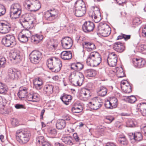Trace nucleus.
Listing matches in <instances>:
<instances>
[{
  "label": "nucleus",
  "mask_w": 146,
  "mask_h": 146,
  "mask_svg": "<svg viewBox=\"0 0 146 146\" xmlns=\"http://www.w3.org/2000/svg\"><path fill=\"white\" fill-rule=\"evenodd\" d=\"M31 136L30 132L27 129L18 130L16 133V137L17 141L21 144L28 142Z\"/></svg>",
  "instance_id": "nucleus-1"
},
{
  "label": "nucleus",
  "mask_w": 146,
  "mask_h": 146,
  "mask_svg": "<svg viewBox=\"0 0 146 146\" xmlns=\"http://www.w3.org/2000/svg\"><path fill=\"white\" fill-rule=\"evenodd\" d=\"M102 57L100 54L97 52H91L86 59V63L89 66H96L102 62Z\"/></svg>",
  "instance_id": "nucleus-2"
},
{
  "label": "nucleus",
  "mask_w": 146,
  "mask_h": 146,
  "mask_svg": "<svg viewBox=\"0 0 146 146\" xmlns=\"http://www.w3.org/2000/svg\"><path fill=\"white\" fill-rule=\"evenodd\" d=\"M34 19L27 13L23 15L20 18L19 23L25 29H29L33 26Z\"/></svg>",
  "instance_id": "nucleus-3"
},
{
  "label": "nucleus",
  "mask_w": 146,
  "mask_h": 146,
  "mask_svg": "<svg viewBox=\"0 0 146 146\" xmlns=\"http://www.w3.org/2000/svg\"><path fill=\"white\" fill-rule=\"evenodd\" d=\"M21 7L19 4L14 3L11 7L10 16L12 19L18 18L21 14Z\"/></svg>",
  "instance_id": "nucleus-4"
},
{
  "label": "nucleus",
  "mask_w": 146,
  "mask_h": 146,
  "mask_svg": "<svg viewBox=\"0 0 146 146\" xmlns=\"http://www.w3.org/2000/svg\"><path fill=\"white\" fill-rule=\"evenodd\" d=\"M43 57L42 53L40 51L34 50L32 51L29 55V59L30 62L33 64H38Z\"/></svg>",
  "instance_id": "nucleus-5"
},
{
  "label": "nucleus",
  "mask_w": 146,
  "mask_h": 146,
  "mask_svg": "<svg viewBox=\"0 0 146 146\" xmlns=\"http://www.w3.org/2000/svg\"><path fill=\"white\" fill-rule=\"evenodd\" d=\"M103 100L96 97L92 98L88 103L89 107L92 109L96 110L100 108L103 104Z\"/></svg>",
  "instance_id": "nucleus-6"
},
{
  "label": "nucleus",
  "mask_w": 146,
  "mask_h": 146,
  "mask_svg": "<svg viewBox=\"0 0 146 146\" xmlns=\"http://www.w3.org/2000/svg\"><path fill=\"white\" fill-rule=\"evenodd\" d=\"M2 44L7 47H13L16 44L15 36L13 35H7L2 40Z\"/></svg>",
  "instance_id": "nucleus-7"
},
{
  "label": "nucleus",
  "mask_w": 146,
  "mask_h": 146,
  "mask_svg": "<svg viewBox=\"0 0 146 146\" xmlns=\"http://www.w3.org/2000/svg\"><path fill=\"white\" fill-rule=\"evenodd\" d=\"M30 4L26 3L25 5L26 8L28 11H31L36 12L41 7V4L40 2L37 0H30Z\"/></svg>",
  "instance_id": "nucleus-8"
},
{
  "label": "nucleus",
  "mask_w": 146,
  "mask_h": 146,
  "mask_svg": "<svg viewBox=\"0 0 146 146\" xmlns=\"http://www.w3.org/2000/svg\"><path fill=\"white\" fill-rule=\"evenodd\" d=\"M62 119H58L56 124V127L58 129L61 130L64 129L66 125V121H69L70 119V115L65 114L62 116Z\"/></svg>",
  "instance_id": "nucleus-9"
},
{
  "label": "nucleus",
  "mask_w": 146,
  "mask_h": 146,
  "mask_svg": "<svg viewBox=\"0 0 146 146\" xmlns=\"http://www.w3.org/2000/svg\"><path fill=\"white\" fill-rule=\"evenodd\" d=\"M88 13L90 17L92 19L94 17V21L95 23H98L100 21V18L101 16V14L99 8L97 7H94L93 10L90 11Z\"/></svg>",
  "instance_id": "nucleus-10"
},
{
  "label": "nucleus",
  "mask_w": 146,
  "mask_h": 146,
  "mask_svg": "<svg viewBox=\"0 0 146 146\" xmlns=\"http://www.w3.org/2000/svg\"><path fill=\"white\" fill-rule=\"evenodd\" d=\"M95 27V24L90 21H86L82 26L83 31L86 33L93 32Z\"/></svg>",
  "instance_id": "nucleus-11"
},
{
  "label": "nucleus",
  "mask_w": 146,
  "mask_h": 146,
  "mask_svg": "<svg viewBox=\"0 0 146 146\" xmlns=\"http://www.w3.org/2000/svg\"><path fill=\"white\" fill-rule=\"evenodd\" d=\"M118 58L117 55L114 52L110 53L107 58V63L110 67H114L116 66Z\"/></svg>",
  "instance_id": "nucleus-12"
},
{
  "label": "nucleus",
  "mask_w": 146,
  "mask_h": 146,
  "mask_svg": "<svg viewBox=\"0 0 146 146\" xmlns=\"http://www.w3.org/2000/svg\"><path fill=\"white\" fill-rule=\"evenodd\" d=\"M62 46L63 48L65 49L70 48L73 45V41L71 38L69 37L63 38L61 40Z\"/></svg>",
  "instance_id": "nucleus-13"
},
{
  "label": "nucleus",
  "mask_w": 146,
  "mask_h": 146,
  "mask_svg": "<svg viewBox=\"0 0 146 146\" xmlns=\"http://www.w3.org/2000/svg\"><path fill=\"white\" fill-rule=\"evenodd\" d=\"M11 25L7 22H0V33L2 34H6L10 31L11 29Z\"/></svg>",
  "instance_id": "nucleus-14"
},
{
  "label": "nucleus",
  "mask_w": 146,
  "mask_h": 146,
  "mask_svg": "<svg viewBox=\"0 0 146 146\" xmlns=\"http://www.w3.org/2000/svg\"><path fill=\"white\" fill-rule=\"evenodd\" d=\"M53 67L51 70L52 72L57 73L60 71L62 66V62L58 58H54Z\"/></svg>",
  "instance_id": "nucleus-15"
},
{
  "label": "nucleus",
  "mask_w": 146,
  "mask_h": 146,
  "mask_svg": "<svg viewBox=\"0 0 146 146\" xmlns=\"http://www.w3.org/2000/svg\"><path fill=\"white\" fill-rule=\"evenodd\" d=\"M113 48L114 50L119 53L122 52L125 49L124 44L120 42L114 43L113 45Z\"/></svg>",
  "instance_id": "nucleus-16"
},
{
  "label": "nucleus",
  "mask_w": 146,
  "mask_h": 146,
  "mask_svg": "<svg viewBox=\"0 0 146 146\" xmlns=\"http://www.w3.org/2000/svg\"><path fill=\"white\" fill-rule=\"evenodd\" d=\"M72 74H70L69 77V80L72 84L74 86H80L82 84V81L83 80V78H79V79L76 77H74L72 78H70L71 77Z\"/></svg>",
  "instance_id": "nucleus-17"
},
{
  "label": "nucleus",
  "mask_w": 146,
  "mask_h": 146,
  "mask_svg": "<svg viewBox=\"0 0 146 146\" xmlns=\"http://www.w3.org/2000/svg\"><path fill=\"white\" fill-rule=\"evenodd\" d=\"M11 56L16 63L19 62L21 60L20 51L16 49H14L11 52Z\"/></svg>",
  "instance_id": "nucleus-18"
},
{
  "label": "nucleus",
  "mask_w": 146,
  "mask_h": 146,
  "mask_svg": "<svg viewBox=\"0 0 146 146\" xmlns=\"http://www.w3.org/2000/svg\"><path fill=\"white\" fill-rule=\"evenodd\" d=\"M133 64L136 67L141 68L143 67L145 63V61L142 59L134 58L132 60Z\"/></svg>",
  "instance_id": "nucleus-19"
},
{
  "label": "nucleus",
  "mask_w": 146,
  "mask_h": 146,
  "mask_svg": "<svg viewBox=\"0 0 146 146\" xmlns=\"http://www.w3.org/2000/svg\"><path fill=\"white\" fill-rule=\"evenodd\" d=\"M43 82L40 78H37L33 81V88L38 90H41L42 88Z\"/></svg>",
  "instance_id": "nucleus-20"
},
{
  "label": "nucleus",
  "mask_w": 146,
  "mask_h": 146,
  "mask_svg": "<svg viewBox=\"0 0 146 146\" xmlns=\"http://www.w3.org/2000/svg\"><path fill=\"white\" fill-rule=\"evenodd\" d=\"M19 73H20L19 72L17 71L16 69L13 68H9L8 71V76L9 78L13 80L17 79L19 77Z\"/></svg>",
  "instance_id": "nucleus-21"
},
{
  "label": "nucleus",
  "mask_w": 146,
  "mask_h": 146,
  "mask_svg": "<svg viewBox=\"0 0 146 146\" xmlns=\"http://www.w3.org/2000/svg\"><path fill=\"white\" fill-rule=\"evenodd\" d=\"M136 110H140L141 115L146 117V102H142L137 105Z\"/></svg>",
  "instance_id": "nucleus-22"
},
{
  "label": "nucleus",
  "mask_w": 146,
  "mask_h": 146,
  "mask_svg": "<svg viewBox=\"0 0 146 146\" xmlns=\"http://www.w3.org/2000/svg\"><path fill=\"white\" fill-rule=\"evenodd\" d=\"M43 38V36L42 35L36 34L31 36V41L34 44H37L40 42Z\"/></svg>",
  "instance_id": "nucleus-23"
},
{
  "label": "nucleus",
  "mask_w": 146,
  "mask_h": 146,
  "mask_svg": "<svg viewBox=\"0 0 146 146\" xmlns=\"http://www.w3.org/2000/svg\"><path fill=\"white\" fill-rule=\"evenodd\" d=\"M61 58L64 60H69L72 58V52L70 51H64L60 54Z\"/></svg>",
  "instance_id": "nucleus-24"
},
{
  "label": "nucleus",
  "mask_w": 146,
  "mask_h": 146,
  "mask_svg": "<svg viewBox=\"0 0 146 146\" xmlns=\"http://www.w3.org/2000/svg\"><path fill=\"white\" fill-rule=\"evenodd\" d=\"M81 94V96L83 97V100L84 101L88 100L91 95L90 90L85 88L82 90Z\"/></svg>",
  "instance_id": "nucleus-25"
},
{
  "label": "nucleus",
  "mask_w": 146,
  "mask_h": 146,
  "mask_svg": "<svg viewBox=\"0 0 146 146\" xmlns=\"http://www.w3.org/2000/svg\"><path fill=\"white\" fill-rule=\"evenodd\" d=\"M84 74L86 77L89 78L95 76L96 72L95 70L92 69H87L84 71Z\"/></svg>",
  "instance_id": "nucleus-26"
},
{
  "label": "nucleus",
  "mask_w": 146,
  "mask_h": 146,
  "mask_svg": "<svg viewBox=\"0 0 146 146\" xmlns=\"http://www.w3.org/2000/svg\"><path fill=\"white\" fill-rule=\"evenodd\" d=\"M74 9H86L84 2L83 0H77L75 3Z\"/></svg>",
  "instance_id": "nucleus-27"
},
{
  "label": "nucleus",
  "mask_w": 146,
  "mask_h": 146,
  "mask_svg": "<svg viewBox=\"0 0 146 146\" xmlns=\"http://www.w3.org/2000/svg\"><path fill=\"white\" fill-rule=\"evenodd\" d=\"M28 89L26 87H21L17 94L18 96L20 98H25L27 94Z\"/></svg>",
  "instance_id": "nucleus-28"
},
{
  "label": "nucleus",
  "mask_w": 146,
  "mask_h": 146,
  "mask_svg": "<svg viewBox=\"0 0 146 146\" xmlns=\"http://www.w3.org/2000/svg\"><path fill=\"white\" fill-rule=\"evenodd\" d=\"M86 9H74L73 13L77 17L83 16L86 13Z\"/></svg>",
  "instance_id": "nucleus-29"
},
{
  "label": "nucleus",
  "mask_w": 146,
  "mask_h": 146,
  "mask_svg": "<svg viewBox=\"0 0 146 146\" xmlns=\"http://www.w3.org/2000/svg\"><path fill=\"white\" fill-rule=\"evenodd\" d=\"M60 99L64 104L68 105L69 102L72 100V98L71 95L64 93L62 96L60 97Z\"/></svg>",
  "instance_id": "nucleus-30"
},
{
  "label": "nucleus",
  "mask_w": 146,
  "mask_h": 146,
  "mask_svg": "<svg viewBox=\"0 0 146 146\" xmlns=\"http://www.w3.org/2000/svg\"><path fill=\"white\" fill-rule=\"evenodd\" d=\"M54 86L52 85L47 84L43 88V91L46 94L50 95L52 94L53 92Z\"/></svg>",
  "instance_id": "nucleus-31"
},
{
  "label": "nucleus",
  "mask_w": 146,
  "mask_h": 146,
  "mask_svg": "<svg viewBox=\"0 0 146 146\" xmlns=\"http://www.w3.org/2000/svg\"><path fill=\"white\" fill-rule=\"evenodd\" d=\"M97 91L99 96L103 97L106 95L107 89L104 86H102L98 88Z\"/></svg>",
  "instance_id": "nucleus-32"
},
{
  "label": "nucleus",
  "mask_w": 146,
  "mask_h": 146,
  "mask_svg": "<svg viewBox=\"0 0 146 146\" xmlns=\"http://www.w3.org/2000/svg\"><path fill=\"white\" fill-rule=\"evenodd\" d=\"M83 110V108L80 105V104H75L71 108L72 111L74 113H79L81 112Z\"/></svg>",
  "instance_id": "nucleus-33"
},
{
  "label": "nucleus",
  "mask_w": 146,
  "mask_h": 146,
  "mask_svg": "<svg viewBox=\"0 0 146 146\" xmlns=\"http://www.w3.org/2000/svg\"><path fill=\"white\" fill-rule=\"evenodd\" d=\"M132 139L137 141H140L143 139V135L140 132H135L134 133H132Z\"/></svg>",
  "instance_id": "nucleus-34"
},
{
  "label": "nucleus",
  "mask_w": 146,
  "mask_h": 146,
  "mask_svg": "<svg viewBox=\"0 0 146 146\" xmlns=\"http://www.w3.org/2000/svg\"><path fill=\"white\" fill-rule=\"evenodd\" d=\"M132 84L129 83H127L126 86H123L121 89L125 93H129L132 92L131 85Z\"/></svg>",
  "instance_id": "nucleus-35"
},
{
  "label": "nucleus",
  "mask_w": 146,
  "mask_h": 146,
  "mask_svg": "<svg viewBox=\"0 0 146 146\" xmlns=\"http://www.w3.org/2000/svg\"><path fill=\"white\" fill-rule=\"evenodd\" d=\"M61 139L62 141L66 144L70 145L73 144L72 141V138L70 136L64 137H62Z\"/></svg>",
  "instance_id": "nucleus-36"
},
{
  "label": "nucleus",
  "mask_w": 146,
  "mask_h": 146,
  "mask_svg": "<svg viewBox=\"0 0 146 146\" xmlns=\"http://www.w3.org/2000/svg\"><path fill=\"white\" fill-rule=\"evenodd\" d=\"M7 92V88L4 84L0 82V94H5Z\"/></svg>",
  "instance_id": "nucleus-37"
},
{
  "label": "nucleus",
  "mask_w": 146,
  "mask_h": 146,
  "mask_svg": "<svg viewBox=\"0 0 146 146\" xmlns=\"http://www.w3.org/2000/svg\"><path fill=\"white\" fill-rule=\"evenodd\" d=\"M54 58L56 57H51L47 59L46 61V64L48 68L51 70L52 68L53 67L54 65V61H53V59H54Z\"/></svg>",
  "instance_id": "nucleus-38"
},
{
  "label": "nucleus",
  "mask_w": 146,
  "mask_h": 146,
  "mask_svg": "<svg viewBox=\"0 0 146 146\" xmlns=\"http://www.w3.org/2000/svg\"><path fill=\"white\" fill-rule=\"evenodd\" d=\"M18 39L20 41L23 43H25L28 40V37L22 35V33H19L18 36Z\"/></svg>",
  "instance_id": "nucleus-39"
},
{
  "label": "nucleus",
  "mask_w": 146,
  "mask_h": 146,
  "mask_svg": "<svg viewBox=\"0 0 146 146\" xmlns=\"http://www.w3.org/2000/svg\"><path fill=\"white\" fill-rule=\"evenodd\" d=\"M137 122L131 119H129L127 122V126L128 127H133L137 126Z\"/></svg>",
  "instance_id": "nucleus-40"
},
{
  "label": "nucleus",
  "mask_w": 146,
  "mask_h": 146,
  "mask_svg": "<svg viewBox=\"0 0 146 146\" xmlns=\"http://www.w3.org/2000/svg\"><path fill=\"white\" fill-rule=\"evenodd\" d=\"M110 101L113 108L116 107L117 105V100L115 97H112L110 98Z\"/></svg>",
  "instance_id": "nucleus-41"
},
{
  "label": "nucleus",
  "mask_w": 146,
  "mask_h": 146,
  "mask_svg": "<svg viewBox=\"0 0 146 146\" xmlns=\"http://www.w3.org/2000/svg\"><path fill=\"white\" fill-rule=\"evenodd\" d=\"M111 28L108 26L106 28V29L102 33L101 35L104 37H107L111 33Z\"/></svg>",
  "instance_id": "nucleus-42"
},
{
  "label": "nucleus",
  "mask_w": 146,
  "mask_h": 146,
  "mask_svg": "<svg viewBox=\"0 0 146 146\" xmlns=\"http://www.w3.org/2000/svg\"><path fill=\"white\" fill-rule=\"evenodd\" d=\"M117 75L119 78L123 77L125 75L123 69L122 68L119 69L118 68H117Z\"/></svg>",
  "instance_id": "nucleus-43"
},
{
  "label": "nucleus",
  "mask_w": 146,
  "mask_h": 146,
  "mask_svg": "<svg viewBox=\"0 0 146 146\" xmlns=\"http://www.w3.org/2000/svg\"><path fill=\"white\" fill-rule=\"evenodd\" d=\"M106 24H100L98 27V30L99 31V33L101 34L104 30L106 29V28L107 26H108Z\"/></svg>",
  "instance_id": "nucleus-44"
},
{
  "label": "nucleus",
  "mask_w": 146,
  "mask_h": 146,
  "mask_svg": "<svg viewBox=\"0 0 146 146\" xmlns=\"http://www.w3.org/2000/svg\"><path fill=\"white\" fill-rule=\"evenodd\" d=\"M115 119V117L111 115L107 116L105 117L104 121L108 124L111 123Z\"/></svg>",
  "instance_id": "nucleus-45"
},
{
  "label": "nucleus",
  "mask_w": 146,
  "mask_h": 146,
  "mask_svg": "<svg viewBox=\"0 0 146 146\" xmlns=\"http://www.w3.org/2000/svg\"><path fill=\"white\" fill-rule=\"evenodd\" d=\"M49 12L51 17H52L54 20L55 19L58 15V13L57 10L54 9H52L48 10Z\"/></svg>",
  "instance_id": "nucleus-46"
},
{
  "label": "nucleus",
  "mask_w": 146,
  "mask_h": 146,
  "mask_svg": "<svg viewBox=\"0 0 146 146\" xmlns=\"http://www.w3.org/2000/svg\"><path fill=\"white\" fill-rule=\"evenodd\" d=\"M126 100L128 102L131 104L134 103L137 100L136 98L133 95L127 96Z\"/></svg>",
  "instance_id": "nucleus-47"
},
{
  "label": "nucleus",
  "mask_w": 146,
  "mask_h": 146,
  "mask_svg": "<svg viewBox=\"0 0 146 146\" xmlns=\"http://www.w3.org/2000/svg\"><path fill=\"white\" fill-rule=\"evenodd\" d=\"M118 141L121 144V146H129V143L126 138L121 140H118Z\"/></svg>",
  "instance_id": "nucleus-48"
},
{
  "label": "nucleus",
  "mask_w": 146,
  "mask_h": 146,
  "mask_svg": "<svg viewBox=\"0 0 146 146\" xmlns=\"http://www.w3.org/2000/svg\"><path fill=\"white\" fill-rule=\"evenodd\" d=\"M7 104V101L3 99L2 96H0V108H3Z\"/></svg>",
  "instance_id": "nucleus-49"
},
{
  "label": "nucleus",
  "mask_w": 146,
  "mask_h": 146,
  "mask_svg": "<svg viewBox=\"0 0 146 146\" xmlns=\"http://www.w3.org/2000/svg\"><path fill=\"white\" fill-rule=\"evenodd\" d=\"M73 138L75 139L76 141L79 144H80V142L82 139L80 138L76 133H74L73 135Z\"/></svg>",
  "instance_id": "nucleus-50"
},
{
  "label": "nucleus",
  "mask_w": 146,
  "mask_h": 146,
  "mask_svg": "<svg viewBox=\"0 0 146 146\" xmlns=\"http://www.w3.org/2000/svg\"><path fill=\"white\" fill-rule=\"evenodd\" d=\"M142 21L138 17L135 18L133 20V25L137 26L141 23Z\"/></svg>",
  "instance_id": "nucleus-51"
},
{
  "label": "nucleus",
  "mask_w": 146,
  "mask_h": 146,
  "mask_svg": "<svg viewBox=\"0 0 146 146\" xmlns=\"http://www.w3.org/2000/svg\"><path fill=\"white\" fill-rule=\"evenodd\" d=\"M29 29H25L23 30L20 33H22V35H24L25 36L29 37V36L31 34V31L29 30Z\"/></svg>",
  "instance_id": "nucleus-52"
},
{
  "label": "nucleus",
  "mask_w": 146,
  "mask_h": 146,
  "mask_svg": "<svg viewBox=\"0 0 146 146\" xmlns=\"http://www.w3.org/2000/svg\"><path fill=\"white\" fill-rule=\"evenodd\" d=\"M48 133L50 135L54 136L56 134L57 132L55 129H51L48 130Z\"/></svg>",
  "instance_id": "nucleus-53"
},
{
  "label": "nucleus",
  "mask_w": 146,
  "mask_h": 146,
  "mask_svg": "<svg viewBox=\"0 0 146 146\" xmlns=\"http://www.w3.org/2000/svg\"><path fill=\"white\" fill-rule=\"evenodd\" d=\"M6 60L5 57H0V68H3L5 67V64Z\"/></svg>",
  "instance_id": "nucleus-54"
},
{
  "label": "nucleus",
  "mask_w": 146,
  "mask_h": 146,
  "mask_svg": "<svg viewBox=\"0 0 146 146\" xmlns=\"http://www.w3.org/2000/svg\"><path fill=\"white\" fill-rule=\"evenodd\" d=\"M105 107L107 109H113V107L110 100H107L105 101V103L104 104Z\"/></svg>",
  "instance_id": "nucleus-55"
},
{
  "label": "nucleus",
  "mask_w": 146,
  "mask_h": 146,
  "mask_svg": "<svg viewBox=\"0 0 146 146\" xmlns=\"http://www.w3.org/2000/svg\"><path fill=\"white\" fill-rule=\"evenodd\" d=\"M96 48V47L94 44L92 42L90 43L88 47L87 50L88 51H91Z\"/></svg>",
  "instance_id": "nucleus-56"
},
{
  "label": "nucleus",
  "mask_w": 146,
  "mask_h": 146,
  "mask_svg": "<svg viewBox=\"0 0 146 146\" xmlns=\"http://www.w3.org/2000/svg\"><path fill=\"white\" fill-rule=\"evenodd\" d=\"M50 13L49 11L48 10L45 14V17L46 19L47 20L52 21L54 19H52V17H51V15L50 14Z\"/></svg>",
  "instance_id": "nucleus-57"
},
{
  "label": "nucleus",
  "mask_w": 146,
  "mask_h": 146,
  "mask_svg": "<svg viewBox=\"0 0 146 146\" xmlns=\"http://www.w3.org/2000/svg\"><path fill=\"white\" fill-rule=\"evenodd\" d=\"M45 140L44 137L43 136H38L36 138V141L38 142L40 145Z\"/></svg>",
  "instance_id": "nucleus-58"
},
{
  "label": "nucleus",
  "mask_w": 146,
  "mask_h": 146,
  "mask_svg": "<svg viewBox=\"0 0 146 146\" xmlns=\"http://www.w3.org/2000/svg\"><path fill=\"white\" fill-rule=\"evenodd\" d=\"M6 12V9L4 6L0 5V17L5 14Z\"/></svg>",
  "instance_id": "nucleus-59"
},
{
  "label": "nucleus",
  "mask_w": 146,
  "mask_h": 146,
  "mask_svg": "<svg viewBox=\"0 0 146 146\" xmlns=\"http://www.w3.org/2000/svg\"><path fill=\"white\" fill-rule=\"evenodd\" d=\"M77 63L78 71L81 70L84 67L83 64L80 62H77Z\"/></svg>",
  "instance_id": "nucleus-60"
},
{
  "label": "nucleus",
  "mask_w": 146,
  "mask_h": 146,
  "mask_svg": "<svg viewBox=\"0 0 146 146\" xmlns=\"http://www.w3.org/2000/svg\"><path fill=\"white\" fill-rule=\"evenodd\" d=\"M90 43L91 42H83L82 44V46L83 48H86L87 50L88 48V45H90Z\"/></svg>",
  "instance_id": "nucleus-61"
},
{
  "label": "nucleus",
  "mask_w": 146,
  "mask_h": 146,
  "mask_svg": "<svg viewBox=\"0 0 146 146\" xmlns=\"http://www.w3.org/2000/svg\"><path fill=\"white\" fill-rule=\"evenodd\" d=\"M15 108L16 109H25L26 108L24 105L17 104L15 105Z\"/></svg>",
  "instance_id": "nucleus-62"
},
{
  "label": "nucleus",
  "mask_w": 146,
  "mask_h": 146,
  "mask_svg": "<svg viewBox=\"0 0 146 146\" xmlns=\"http://www.w3.org/2000/svg\"><path fill=\"white\" fill-rule=\"evenodd\" d=\"M71 69L74 70L75 71H78L77 62L71 64Z\"/></svg>",
  "instance_id": "nucleus-63"
},
{
  "label": "nucleus",
  "mask_w": 146,
  "mask_h": 146,
  "mask_svg": "<svg viewBox=\"0 0 146 146\" xmlns=\"http://www.w3.org/2000/svg\"><path fill=\"white\" fill-rule=\"evenodd\" d=\"M117 2V4H118L119 5H122L123 4L125 3L127 1V0H115Z\"/></svg>",
  "instance_id": "nucleus-64"
}]
</instances>
